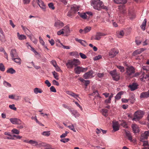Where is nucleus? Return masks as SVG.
<instances>
[{
	"instance_id": "c85d7f7f",
	"label": "nucleus",
	"mask_w": 149,
	"mask_h": 149,
	"mask_svg": "<svg viewBox=\"0 0 149 149\" xmlns=\"http://www.w3.org/2000/svg\"><path fill=\"white\" fill-rule=\"evenodd\" d=\"M12 59L15 62L18 63L19 65H20L21 63V59L19 58H12Z\"/></svg>"
},
{
	"instance_id": "aec40b11",
	"label": "nucleus",
	"mask_w": 149,
	"mask_h": 149,
	"mask_svg": "<svg viewBox=\"0 0 149 149\" xmlns=\"http://www.w3.org/2000/svg\"><path fill=\"white\" fill-rule=\"evenodd\" d=\"M118 9H119L120 12L124 14L126 13V9L124 5H120L119 6Z\"/></svg>"
},
{
	"instance_id": "ddd939ff",
	"label": "nucleus",
	"mask_w": 149,
	"mask_h": 149,
	"mask_svg": "<svg viewBox=\"0 0 149 149\" xmlns=\"http://www.w3.org/2000/svg\"><path fill=\"white\" fill-rule=\"evenodd\" d=\"M37 3L39 6L44 11H46V5L44 4V2L41 0H37Z\"/></svg>"
},
{
	"instance_id": "1a4fd4ad",
	"label": "nucleus",
	"mask_w": 149,
	"mask_h": 149,
	"mask_svg": "<svg viewBox=\"0 0 149 149\" xmlns=\"http://www.w3.org/2000/svg\"><path fill=\"white\" fill-rule=\"evenodd\" d=\"M126 69L127 74L129 76H130L132 74L135 72V69L132 66H128Z\"/></svg>"
},
{
	"instance_id": "4468645a",
	"label": "nucleus",
	"mask_w": 149,
	"mask_h": 149,
	"mask_svg": "<svg viewBox=\"0 0 149 149\" xmlns=\"http://www.w3.org/2000/svg\"><path fill=\"white\" fill-rule=\"evenodd\" d=\"M64 26L63 22L60 20H58L54 24V26L58 29L61 28Z\"/></svg>"
},
{
	"instance_id": "a18cd8bd",
	"label": "nucleus",
	"mask_w": 149,
	"mask_h": 149,
	"mask_svg": "<svg viewBox=\"0 0 149 149\" xmlns=\"http://www.w3.org/2000/svg\"><path fill=\"white\" fill-rule=\"evenodd\" d=\"M128 14L130 16H131L130 17V18H134L135 17V15L132 14V12L131 11L128 10Z\"/></svg>"
},
{
	"instance_id": "e433bc0d",
	"label": "nucleus",
	"mask_w": 149,
	"mask_h": 149,
	"mask_svg": "<svg viewBox=\"0 0 149 149\" xmlns=\"http://www.w3.org/2000/svg\"><path fill=\"white\" fill-rule=\"evenodd\" d=\"M123 94L122 92H119L115 97L116 100H119L121 98V95Z\"/></svg>"
},
{
	"instance_id": "423d86ee",
	"label": "nucleus",
	"mask_w": 149,
	"mask_h": 149,
	"mask_svg": "<svg viewBox=\"0 0 149 149\" xmlns=\"http://www.w3.org/2000/svg\"><path fill=\"white\" fill-rule=\"evenodd\" d=\"M110 74L112 77L113 80L118 81L119 80L120 78V74L117 72L116 70L110 71Z\"/></svg>"
},
{
	"instance_id": "dca6fc26",
	"label": "nucleus",
	"mask_w": 149,
	"mask_h": 149,
	"mask_svg": "<svg viewBox=\"0 0 149 149\" xmlns=\"http://www.w3.org/2000/svg\"><path fill=\"white\" fill-rule=\"evenodd\" d=\"M119 126L118 122L114 121L113 122V127L115 131L119 130Z\"/></svg>"
},
{
	"instance_id": "338daca9",
	"label": "nucleus",
	"mask_w": 149,
	"mask_h": 149,
	"mask_svg": "<svg viewBox=\"0 0 149 149\" xmlns=\"http://www.w3.org/2000/svg\"><path fill=\"white\" fill-rule=\"evenodd\" d=\"M51 63L53 65L54 67L57 65L56 62L54 60H52L51 61Z\"/></svg>"
},
{
	"instance_id": "864d4df0",
	"label": "nucleus",
	"mask_w": 149,
	"mask_h": 149,
	"mask_svg": "<svg viewBox=\"0 0 149 149\" xmlns=\"http://www.w3.org/2000/svg\"><path fill=\"white\" fill-rule=\"evenodd\" d=\"M104 73H98L97 74V76L99 78H102L104 76Z\"/></svg>"
},
{
	"instance_id": "5701e85b",
	"label": "nucleus",
	"mask_w": 149,
	"mask_h": 149,
	"mask_svg": "<svg viewBox=\"0 0 149 149\" xmlns=\"http://www.w3.org/2000/svg\"><path fill=\"white\" fill-rule=\"evenodd\" d=\"M140 97L144 98L149 97V90L147 91L142 93L140 94Z\"/></svg>"
},
{
	"instance_id": "393cba45",
	"label": "nucleus",
	"mask_w": 149,
	"mask_h": 149,
	"mask_svg": "<svg viewBox=\"0 0 149 149\" xmlns=\"http://www.w3.org/2000/svg\"><path fill=\"white\" fill-rule=\"evenodd\" d=\"M124 33L123 30L117 31L116 32V35L119 38H121L124 36Z\"/></svg>"
},
{
	"instance_id": "bb28decb",
	"label": "nucleus",
	"mask_w": 149,
	"mask_h": 149,
	"mask_svg": "<svg viewBox=\"0 0 149 149\" xmlns=\"http://www.w3.org/2000/svg\"><path fill=\"white\" fill-rule=\"evenodd\" d=\"M137 85L136 83H133L132 84L129 85V87L130 88L131 90L132 91H134L137 89Z\"/></svg>"
},
{
	"instance_id": "20e7f679",
	"label": "nucleus",
	"mask_w": 149,
	"mask_h": 149,
	"mask_svg": "<svg viewBox=\"0 0 149 149\" xmlns=\"http://www.w3.org/2000/svg\"><path fill=\"white\" fill-rule=\"evenodd\" d=\"M149 136V132L146 131L144 133H142L140 138V141L143 142V145L146 146L148 145V142L147 141H144V140L147 139Z\"/></svg>"
},
{
	"instance_id": "c03bdc74",
	"label": "nucleus",
	"mask_w": 149,
	"mask_h": 149,
	"mask_svg": "<svg viewBox=\"0 0 149 149\" xmlns=\"http://www.w3.org/2000/svg\"><path fill=\"white\" fill-rule=\"evenodd\" d=\"M30 38L31 40L35 44H36L37 42V40L34 37H32L31 36L30 37Z\"/></svg>"
},
{
	"instance_id": "a211bd4d",
	"label": "nucleus",
	"mask_w": 149,
	"mask_h": 149,
	"mask_svg": "<svg viewBox=\"0 0 149 149\" xmlns=\"http://www.w3.org/2000/svg\"><path fill=\"white\" fill-rule=\"evenodd\" d=\"M132 127L134 133H137L139 132V127L137 125L134 124H132Z\"/></svg>"
},
{
	"instance_id": "b1692460",
	"label": "nucleus",
	"mask_w": 149,
	"mask_h": 149,
	"mask_svg": "<svg viewBox=\"0 0 149 149\" xmlns=\"http://www.w3.org/2000/svg\"><path fill=\"white\" fill-rule=\"evenodd\" d=\"M145 49L143 48H141L134 51L133 53V55H135L140 54Z\"/></svg>"
},
{
	"instance_id": "9d476101",
	"label": "nucleus",
	"mask_w": 149,
	"mask_h": 149,
	"mask_svg": "<svg viewBox=\"0 0 149 149\" xmlns=\"http://www.w3.org/2000/svg\"><path fill=\"white\" fill-rule=\"evenodd\" d=\"M93 71L92 70H91L84 74L83 77L84 78L86 79L91 78L93 77Z\"/></svg>"
},
{
	"instance_id": "a19ab883",
	"label": "nucleus",
	"mask_w": 149,
	"mask_h": 149,
	"mask_svg": "<svg viewBox=\"0 0 149 149\" xmlns=\"http://www.w3.org/2000/svg\"><path fill=\"white\" fill-rule=\"evenodd\" d=\"M62 30H63L65 33H67L69 31V27L68 26H65L63 29H62Z\"/></svg>"
},
{
	"instance_id": "f3484780",
	"label": "nucleus",
	"mask_w": 149,
	"mask_h": 149,
	"mask_svg": "<svg viewBox=\"0 0 149 149\" xmlns=\"http://www.w3.org/2000/svg\"><path fill=\"white\" fill-rule=\"evenodd\" d=\"M10 54L12 57V58L18 57V54L15 49H12L11 51Z\"/></svg>"
},
{
	"instance_id": "72a5a7b5",
	"label": "nucleus",
	"mask_w": 149,
	"mask_h": 149,
	"mask_svg": "<svg viewBox=\"0 0 149 149\" xmlns=\"http://www.w3.org/2000/svg\"><path fill=\"white\" fill-rule=\"evenodd\" d=\"M8 73L13 74L15 73L16 71L13 68H10L8 69L6 71Z\"/></svg>"
},
{
	"instance_id": "2eb2a0df",
	"label": "nucleus",
	"mask_w": 149,
	"mask_h": 149,
	"mask_svg": "<svg viewBox=\"0 0 149 149\" xmlns=\"http://www.w3.org/2000/svg\"><path fill=\"white\" fill-rule=\"evenodd\" d=\"M79 10V7L76 5L74 4L71 6L70 10L72 13H75Z\"/></svg>"
},
{
	"instance_id": "39448f33",
	"label": "nucleus",
	"mask_w": 149,
	"mask_h": 149,
	"mask_svg": "<svg viewBox=\"0 0 149 149\" xmlns=\"http://www.w3.org/2000/svg\"><path fill=\"white\" fill-rule=\"evenodd\" d=\"M143 114L144 113L143 111L140 110L136 111L134 114V117L132 119L133 120L135 121L139 120L142 118Z\"/></svg>"
},
{
	"instance_id": "c756f323",
	"label": "nucleus",
	"mask_w": 149,
	"mask_h": 149,
	"mask_svg": "<svg viewBox=\"0 0 149 149\" xmlns=\"http://www.w3.org/2000/svg\"><path fill=\"white\" fill-rule=\"evenodd\" d=\"M128 99V101H130V103L132 104H133L135 100V98L133 95H132Z\"/></svg>"
},
{
	"instance_id": "6e6552de",
	"label": "nucleus",
	"mask_w": 149,
	"mask_h": 149,
	"mask_svg": "<svg viewBox=\"0 0 149 149\" xmlns=\"http://www.w3.org/2000/svg\"><path fill=\"white\" fill-rule=\"evenodd\" d=\"M118 51L115 49H112L109 51V56L110 58L114 57L118 53Z\"/></svg>"
},
{
	"instance_id": "4c0bfd02",
	"label": "nucleus",
	"mask_w": 149,
	"mask_h": 149,
	"mask_svg": "<svg viewBox=\"0 0 149 149\" xmlns=\"http://www.w3.org/2000/svg\"><path fill=\"white\" fill-rule=\"evenodd\" d=\"M84 33H87L89 32L91 29V27L90 26H86L84 29Z\"/></svg>"
},
{
	"instance_id": "e2e57ef3",
	"label": "nucleus",
	"mask_w": 149,
	"mask_h": 149,
	"mask_svg": "<svg viewBox=\"0 0 149 149\" xmlns=\"http://www.w3.org/2000/svg\"><path fill=\"white\" fill-rule=\"evenodd\" d=\"M39 38L40 43H41L42 45H45V42L43 41L42 38L40 36L39 37Z\"/></svg>"
},
{
	"instance_id": "412c9836",
	"label": "nucleus",
	"mask_w": 149,
	"mask_h": 149,
	"mask_svg": "<svg viewBox=\"0 0 149 149\" xmlns=\"http://www.w3.org/2000/svg\"><path fill=\"white\" fill-rule=\"evenodd\" d=\"M66 93L71 96L72 97L77 99V97H79V95L76 94L71 91H66Z\"/></svg>"
},
{
	"instance_id": "49530a36",
	"label": "nucleus",
	"mask_w": 149,
	"mask_h": 149,
	"mask_svg": "<svg viewBox=\"0 0 149 149\" xmlns=\"http://www.w3.org/2000/svg\"><path fill=\"white\" fill-rule=\"evenodd\" d=\"M50 91L52 92L55 93L56 92V91L55 87L53 86H51L50 88Z\"/></svg>"
},
{
	"instance_id": "4d7b16f0",
	"label": "nucleus",
	"mask_w": 149,
	"mask_h": 149,
	"mask_svg": "<svg viewBox=\"0 0 149 149\" xmlns=\"http://www.w3.org/2000/svg\"><path fill=\"white\" fill-rule=\"evenodd\" d=\"M52 83L54 85H56L57 86L59 85V83L58 82L55 80H53L52 81Z\"/></svg>"
},
{
	"instance_id": "58836bf2",
	"label": "nucleus",
	"mask_w": 149,
	"mask_h": 149,
	"mask_svg": "<svg viewBox=\"0 0 149 149\" xmlns=\"http://www.w3.org/2000/svg\"><path fill=\"white\" fill-rule=\"evenodd\" d=\"M103 115L105 116H108V110L106 109H102L101 111Z\"/></svg>"
},
{
	"instance_id": "f704fd0d",
	"label": "nucleus",
	"mask_w": 149,
	"mask_h": 149,
	"mask_svg": "<svg viewBox=\"0 0 149 149\" xmlns=\"http://www.w3.org/2000/svg\"><path fill=\"white\" fill-rule=\"evenodd\" d=\"M34 92L35 94H37L38 93H42V91L40 88H36L34 89Z\"/></svg>"
},
{
	"instance_id": "6e6d98bb",
	"label": "nucleus",
	"mask_w": 149,
	"mask_h": 149,
	"mask_svg": "<svg viewBox=\"0 0 149 149\" xmlns=\"http://www.w3.org/2000/svg\"><path fill=\"white\" fill-rule=\"evenodd\" d=\"M79 55L81 56V57L83 59H86V58L87 57L84 54L81 53H79Z\"/></svg>"
},
{
	"instance_id": "680f3d73",
	"label": "nucleus",
	"mask_w": 149,
	"mask_h": 149,
	"mask_svg": "<svg viewBox=\"0 0 149 149\" xmlns=\"http://www.w3.org/2000/svg\"><path fill=\"white\" fill-rule=\"evenodd\" d=\"M69 140V139L68 138H65L61 139V141L63 143H65L68 142Z\"/></svg>"
},
{
	"instance_id": "4be33fe9",
	"label": "nucleus",
	"mask_w": 149,
	"mask_h": 149,
	"mask_svg": "<svg viewBox=\"0 0 149 149\" xmlns=\"http://www.w3.org/2000/svg\"><path fill=\"white\" fill-rule=\"evenodd\" d=\"M125 134L128 139L131 142H133L134 141H135L134 140L132 139L131 134L129 131H125Z\"/></svg>"
},
{
	"instance_id": "603ef678",
	"label": "nucleus",
	"mask_w": 149,
	"mask_h": 149,
	"mask_svg": "<svg viewBox=\"0 0 149 149\" xmlns=\"http://www.w3.org/2000/svg\"><path fill=\"white\" fill-rule=\"evenodd\" d=\"M48 6L49 8L52 10H54L55 8L53 3H49L48 4Z\"/></svg>"
},
{
	"instance_id": "052dcab7",
	"label": "nucleus",
	"mask_w": 149,
	"mask_h": 149,
	"mask_svg": "<svg viewBox=\"0 0 149 149\" xmlns=\"http://www.w3.org/2000/svg\"><path fill=\"white\" fill-rule=\"evenodd\" d=\"M31 0H23V3L24 4H29Z\"/></svg>"
},
{
	"instance_id": "f03ea898",
	"label": "nucleus",
	"mask_w": 149,
	"mask_h": 149,
	"mask_svg": "<svg viewBox=\"0 0 149 149\" xmlns=\"http://www.w3.org/2000/svg\"><path fill=\"white\" fill-rule=\"evenodd\" d=\"M81 62L80 61L77 59L74 58L73 59L69 60L66 63V66L68 68L72 69L74 67L75 68L80 65Z\"/></svg>"
},
{
	"instance_id": "de8ad7c7",
	"label": "nucleus",
	"mask_w": 149,
	"mask_h": 149,
	"mask_svg": "<svg viewBox=\"0 0 149 149\" xmlns=\"http://www.w3.org/2000/svg\"><path fill=\"white\" fill-rule=\"evenodd\" d=\"M5 67L2 63H0V70L2 71H4L5 70Z\"/></svg>"
},
{
	"instance_id": "473e14b6",
	"label": "nucleus",
	"mask_w": 149,
	"mask_h": 149,
	"mask_svg": "<svg viewBox=\"0 0 149 149\" xmlns=\"http://www.w3.org/2000/svg\"><path fill=\"white\" fill-rule=\"evenodd\" d=\"M147 22V20L146 19H145L143 20L142 24L141 26V29L144 31L145 30V28Z\"/></svg>"
},
{
	"instance_id": "69168bd1",
	"label": "nucleus",
	"mask_w": 149,
	"mask_h": 149,
	"mask_svg": "<svg viewBox=\"0 0 149 149\" xmlns=\"http://www.w3.org/2000/svg\"><path fill=\"white\" fill-rule=\"evenodd\" d=\"M102 58V56L100 55H99L98 56H96L95 57L94 60H97L100 59Z\"/></svg>"
},
{
	"instance_id": "9b49d317",
	"label": "nucleus",
	"mask_w": 149,
	"mask_h": 149,
	"mask_svg": "<svg viewBox=\"0 0 149 149\" xmlns=\"http://www.w3.org/2000/svg\"><path fill=\"white\" fill-rule=\"evenodd\" d=\"M107 34L102 32H97L96 33L95 36V40H100L102 36H106L107 35Z\"/></svg>"
},
{
	"instance_id": "0eeeda50",
	"label": "nucleus",
	"mask_w": 149,
	"mask_h": 149,
	"mask_svg": "<svg viewBox=\"0 0 149 149\" xmlns=\"http://www.w3.org/2000/svg\"><path fill=\"white\" fill-rule=\"evenodd\" d=\"M88 68H84L79 66H77L74 68L75 73L77 74H79L81 72H84L87 71Z\"/></svg>"
},
{
	"instance_id": "37998d69",
	"label": "nucleus",
	"mask_w": 149,
	"mask_h": 149,
	"mask_svg": "<svg viewBox=\"0 0 149 149\" xmlns=\"http://www.w3.org/2000/svg\"><path fill=\"white\" fill-rule=\"evenodd\" d=\"M117 67L119 69L120 71L121 72H123L125 71L124 68L123 67L121 66L117 65Z\"/></svg>"
},
{
	"instance_id": "f257e3e1",
	"label": "nucleus",
	"mask_w": 149,
	"mask_h": 149,
	"mask_svg": "<svg viewBox=\"0 0 149 149\" xmlns=\"http://www.w3.org/2000/svg\"><path fill=\"white\" fill-rule=\"evenodd\" d=\"M91 5L96 10H100L103 9L107 11L108 10L107 7L104 6L102 2L100 0H92Z\"/></svg>"
},
{
	"instance_id": "7c9ffc66",
	"label": "nucleus",
	"mask_w": 149,
	"mask_h": 149,
	"mask_svg": "<svg viewBox=\"0 0 149 149\" xmlns=\"http://www.w3.org/2000/svg\"><path fill=\"white\" fill-rule=\"evenodd\" d=\"M17 35L18 39L21 40L26 39V36L23 35H20L19 33H17Z\"/></svg>"
},
{
	"instance_id": "ea45409f",
	"label": "nucleus",
	"mask_w": 149,
	"mask_h": 149,
	"mask_svg": "<svg viewBox=\"0 0 149 149\" xmlns=\"http://www.w3.org/2000/svg\"><path fill=\"white\" fill-rule=\"evenodd\" d=\"M3 83L4 86L6 87H10L11 86V84L6 81H3Z\"/></svg>"
},
{
	"instance_id": "774afa93",
	"label": "nucleus",
	"mask_w": 149,
	"mask_h": 149,
	"mask_svg": "<svg viewBox=\"0 0 149 149\" xmlns=\"http://www.w3.org/2000/svg\"><path fill=\"white\" fill-rule=\"evenodd\" d=\"M47 149H55V148L52 146L47 144Z\"/></svg>"
},
{
	"instance_id": "6ab92c4d",
	"label": "nucleus",
	"mask_w": 149,
	"mask_h": 149,
	"mask_svg": "<svg viewBox=\"0 0 149 149\" xmlns=\"http://www.w3.org/2000/svg\"><path fill=\"white\" fill-rule=\"evenodd\" d=\"M0 40L2 42H5L6 40L3 32L1 28H0Z\"/></svg>"
},
{
	"instance_id": "3c124183",
	"label": "nucleus",
	"mask_w": 149,
	"mask_h": 149,
	"mask_svg": "<svg viewBox=\"0 0 149 149\" xmlns=\"http://www.w3.org/2000/svg\"><path fill=\"white\" fill-rule=\"evenodd\" d=\"M68 128H69L70 129V130H71L73 131L74 132H76V131L75 130L74 127L73 125H71L68 126Z\"/></svg>"
},
{
	"instance_id": "c9c22d12",
	"label": "nucleus",
	"mask_w": 149,
	"mask_h": 149,
	"mask_svg": "<svg viewBox=\"0 0 149 149\" xmlns=\"http://www.w3.org/2000/svg\"><path fill=\"white\" fill-rule=\"evenodd\" d=\"M29 143L33 146H36L38 145V143L37 142L31 140L29 141Z\"/></svg>"
},
{
	"instance_id": "13d9d810",
	"label": "nucleus",
	"mask_w": 149,
	"mask_h": 149,
	"mask_svg": "<svg viewBox=\"0 0 149 149\" xmlns=\"http://www.w3.org/2000/svg\"><path fill=\"white\" fill-rule=\"evenodd\" d=\"M48 41L52 46L54 45V41L52 39H49Z\"/></svg>"
},
{
	"instance_id": "cd10ccee",
	"label": "nucleus",
	"mask_w": 149,
	"mask_h": 149,
	"mask_svg": "<svg viewBox=\"0 0 149 149\" xmlns=\"http://www.w3.org/2000/svg\"><path fill=\"white\" fill-rule=\"evenodd\" d=\"M78 15L82 18L85 19L87 18V16L86 13L79 12L77 13Z\"/></svg>"
},
{
	"instance_id": "2f4dec72",
	"label": "nucleus",
	"mask_w": 149,
	"mask_h": 149,
	"mask_svg": "<svg viewBox=\"0 0 149 149\" xmlns=\"http://www.w3.org/2000/svg\"><path fill=\"white\" fill-rule=\"evenodd\" d=\"M70 111L72 113V114L75 117H78L79 116V114L76 110H74L72 111L71 110H70Z\"/></svg>"
},
{
	"instance_id": "f8f14e48",
	"label": "nucleus",
	"mask_w": 149,
	"mask_h": 149,
	"mask_svg": "<svg viewBox=\"0 0 149 149\" xmlns=\"http://www.w3.org/2000/svg\"><path fill=\"white\" fill-rule=\"evenodd\" d=\"M10 122L14 124H21V121L19 119L17 118H10Z\"/></svg>"
},
{
	"instance_id": "7ed1b4c3",
	"label": "nucleus",
	"mask_w": 149,
	"mask_h": 149,
	"mask_svg": "<svg viewBox=\"0 0 149 149\" xmlns=\"http://www.w3.org/2000/svg\"><path fill=\"white\" fill-rule=\"evenodd\" d=\"M142 68L144 71L140 77L142 81L149 80V74H146L145 73L149 72V66H143Z\"/></svg>"
},
{
	"instance_id": "0e129e2a",
	"label": "nucleus",
	"mask_w": 149,
	"mask_h": 149,
	"mask_svg": "<svg viewBox=\"0 0 149 149\" xmlns=\"http://www.w3.org/2000/svg\"><path fill=\"white\" fill-rule=\"evenodd\" d=\"M64 31L63 30H60L57 32V34L58 35H60L62 34H63L64 33Z\"/></svg>"
},
{
	"instance_id": "a878e982",
	"label": "nucleus",
	"mask_w": 149,
	"mask_h": 149,
	"mask_svg": "<svg viewBox=\"0 0 149 149\" xmlns=\"http://www.w3.org/2000/svg\"><path fill=\"white\" fill-rule=\"evenodd\" d=\"M75 40L79 42V43H81V45L84 46H86L88 45L86 42L84 40L79 39L78 38H76Z\"/></svg>"
},
{
	"instance_id": "bf43d9fd",
	"label": "nucleus",
	"mask_w": 149,
	"mask_h": 149,
	"mask_svg": "<svg viewBox=\"0 0 149 149\" xmlns=\"http://www.w3.org/2000/svg\"><path fill=\"white\" fill-rule=\"evenodd\" d=\"M68 132L66 131L65 133L63 134L60 137L61 138L65 137L67 135Z\"/></svg>"
},
{
	"instance_id": "5fc2aeb1",
	"label": "nucleus",
	"mask_w": 149,
	"mask_h": 149,
	"mask_svg": "<svg viewBox=\"0 0 149 149\" xmlns=\"http://www.w3.org/2000/svg\"><path fill=\"white\" fill-rule=\"evenodd\" d=\"M121 125L125 128H127L128 126L126 122H123L121 124Z\"/></svg>"
},
{
	"instance_id": "79ce46f5",
	"label": "nucleus",
	"mask_w": 149,
	"mask_h": 149,
	"mask_svg": "<svg viewBox=\"0 0 149 149\" xmlns=\"http://www.w3.org/2000/svg\"><path fill=\"white\" fill-rule=\"evenodd\" d=\"M52 73L54 75V78L56 80H58L59 79L58 76V74L55 71H54L52 72Z\"/></svg>"
},
{
	"instance_id": "8fccbe9b",
	"label": "nucleus",
	"mask_w": 149,
	"mask_h": 149,
	"mask_svg": "<svg viewBox=\"0 0 149 149\" xmlns=\"http://www.w3.org/2000/svg\"><path fill=\"white\" fill-rule=\"evenodd\" d=\"M12 132L13 134H18L19 133V132L17 130L15 129H14L12 130Z\"/></svg>"
},
{
	"instance_id": "09e8293b",
	"label": "nucleus",
	"mask_w": 149,
	"mask_h": 149,
	"mask_svg": "<svg viewBox=\"0 0 149 149\" xmlns=\"http://www.w3.org/2000/svg\"><path fill=\"white\" fill-rule=\"evenodd\" d=\"M9 107L11 109H13L15 111H16L17 108L15 107V105L14 104L10 105H9Z\"/></svg>"
}]
</instances>
